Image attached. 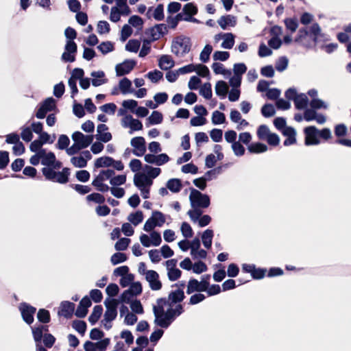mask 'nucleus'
Masks as SVG:
<instances>
[{
	"label": "nucleus",
	"mask_w": 351,
	"mask_h": 351,
	"mask_svg": "<svg viewBox=\"0 0 351 351\" xmlns=\"http://www.w3.org/2000/svg\"><path fill=\"white\" fill-rule=\"evenodd\" d=\"M175 65L173 58L169 55H162L158 60V66L165 71H167Z\"/></svg>",
	"instance_id": "obj_23"
},
{
	"label": "nucleus",
	"mask_w": 351,
	"mask_h": 351,
	"mask_svg": "<svg viewBox=\"0 0 351 351\" xmlns=\"http://www.w3.org/2000/svg\"><path fill=\"white\" fill-rule=\"evenodd\" d=\"M199 94L206 99L212 97V88L209 82L204 83L199 89Z\"/></svg>",
	"instance_id": "obj_41"
},
{
	"label": "nucleus",
	"mask_w": 351,
	"mask_h": 351,
	"mask_svg": "<svg viewBox=\"0 0 351 351\" xmlns=\"http://www.w3.org/2000/svg\"><path fill=\"white\" fill-rule=\"evenodd\" d=\"M126 182L125 175H119L117 176H112L110 180V184L113 186H120L124 184Z\"/></svg>",
	"instance_id": "obj_60"
},
{
	"label": "nucleus",
	"mask_w": 351,
	"mask_h": 351,
	"mask_svg": "<svg viewBox=\"0 0 351 351\" xmlns=\"http://www.w3.org/2000/svg\"><path fill=\"white\" fill-rule=\"evenodd\" d=\"M56 108V100L53 97H48L40 105L36 117L38 119H43L46 114Z\"/></svg>",
	"instance_id": "obj_9"
},
{
	"label": "nucleus",
	"mask_w": 351,
	"mask_h": 351,
	"mask_svg": "<svg viewBox=\"0 0 351 351\" xmlns=\"http://www.w3.org/2000/svg\"><path fill=\"white\" fill-rule=\"evenodd\" d=\"M136 64V62L131 59L125 60L123 62L117 64L115 66L117 76L120 77L130 73Z\"/></svg>",
	"instance_id": "obj_13"
},
{
	"label": "nucleus",
	"mask_w": 351,
	"mask_h": 351,
	"mask_svg": "<svg viewBox=\"0 0 351 351\" xmlns=\"http://www.w3.org/2000/svg\"><path fill=\"white\" fill-rule=\"evenodd\" d=\"M72 139L82 149L88 147L92 143L93 136L84 135L80 132H75L72 134Z\"/></svg>",
	"instance_id": "obj_12"
},
{
	"label": "nucleus",
	"mask_w": 351,
	"mask_h": 351,
	"mask_svg": "<svg viewBox=\"0 0 351 351\" xmlns=\"http://www.w3.org/2000/svg\"><path fill=\"white\" fill-rule=\"evenodd\" d=\"M261 113L263 116L268 118L273 117L276 113V110L272 104H267L262 107Z\"/></svg>",
	"instance_id": "obj_53"
},
{
	"label": "nucleus",
	"mask_w": 351,
	"mask_h": 351,
	"mask_svg": "<svg viewBox=\"0 0 351 351\" xmlns=\"http://www.w3.org/2000/svg\"><path fill=\"white\" fill-rule=\"evenodd\" d=\"M37 318L38 321L43 324H47L50 322L49 312L44 308L39 309L37 313Z\"/></svg>",
	"instance_id": "obj_46"
},
{
	"label": "nucleus",
	"mask_w": 351,
	"mask_h": 351,
	"mask_svg": "<svg viewBox=\"0 0 351 351\" xmlns=\"http://www.w3.org/2000/svg\"><path fill=\"white\" fill-rule=\"evenodd\" d=\"M62 165V164L60 161L56 160L55 163L51 167H43L42 173L45 180L62 184L67 183L70 176V169L64 167L61 171H56V169H60Z\"/></svg>",
	"instance_id": "obj_3"
},
{
	"label": "nucleus",
	"mask_w": 351,
	"mask_h": 351,
	"mask_svg": "<svg viewBox=\"0 0 351 351\" xmlns=\"http://www.w3.org/2000/svg\"><path fill=\"white\" fill-rule=\"evenodd\" d=\"M322 34V29L319 25L317 23H313L309 28L302 27L298 30V34L294 39V42L299 45L308 48L317 43L319 37Z\"/></svg>",
	"instance_id": "obj_2"
},
{
	"label": "nucleus",
	"mask_w": 351,
	"mask_h": 351,
	"mask_svg": "<svg viewBox=\"0 0 351 351\" xmlns=\"http://www.w3.org/2000/svg\"><path fill=\"white\" fill-rule=\"evenodd\" d=\"M145 279L148 282L152 291H158L162 288V282L159 279L158 274L154 270H148L146 272Z\"/></svg>",
	"instance_id": "obj_15"
},
{
	"label": "nucleus",
	"mask_w": 351,
	"mask_h": 351,
	"mask_svg": "<svg viewBox=\"0 0 351 351\" xmlns=\"http://www.w3.org/2000/svg\"><path fill=\"white\" fill-rule=\"evenodd\" d=\"M128 220L134 226L138 225L143 220V212L138 210L135 213L130 214L128 217Z\"/></svg>",
	"instance_id": "obj_38"
},
{
	"label": "nucleus",
	"mask_w": 351,
	"mask_h": 351,
	"mask_svg": "<svg viewBox=\"0 0 351 351\" xmlns=\"http://www.w3.org/2000/svg\"><path fill=\"white\" fill-rule=\"evenodd\" d=\"M285 25L288 30H290L291 33H293L298 27V21L297 19L288 18L285 19Z\"/></svg>",
	"instance_id": "obj_43"
},
{
	"label": "nucleus",
	"mask_w": 351,
	"mask_h": 351,
	"mask_svg": "<svg viewBox=\"0 0 351 351\" xmlns=\"http://www.w3.org/2000/svg\"><path fill=\"white\" fill-rule=\"evenodd\" d=\"M147 120L152 125L159 124L162 121V114L158 111H153Z\"/></svg>",
	"instance_id": "obj_50"
},
{
	"label": "nucleus",
	"mask_w": 351,
	"mask_h": 351,
	"mask_svg": "<svg viewBox=\"0 0 351 351\" xmlns=\"http://www.w3.org/2000/svg\"><path fill=\"white\" fill-rule=\"evenodd\" d=\"M271 133L266 125H261L256 132L257 136L260 140H265Z\"/></svg>",
	"instance_id": "obj_40"
},
{
	"label": "nucleus",
	"mask_w": 351,
	"mask_h": 351,
	"mask_svg": "<svg viewBox=\"0 0 351 351\" xmlns=\"http://www.w3.org/2000/svg\"><path fill=\"white\" fill-rule=\"evenodd\" d=\"M217 36H221L223 40L221 43V47L226 49H230L234 44V36L232 33H220L215 36V39L217 40Z\"/></svg>",
	"instance_id": "obj_20"
},
{
	"label": "nucleus",
	"mask_w": 351,
	"mask_h": 351,
	"mask_svg": "<svg viewBox=\"0 0 351 351\" xmlns=\"http://www.w3.org/2000/svg\"><path fill=\"white\" fill-rule=\"evenodd\" d=\"M226 121L225 114L218 110H215L213 112L212 115V123L214 125L222 124Z\"/></svg>",
	"instance_id": "obj_42"
},
{
	"label": "nucleus",
	"mask_w": 351,
	"mask_h": 351,
	"mask_svg": "<svg viewBox=\"0 0 351 351\" xmlns=\"http://www.w3.org/2000/svg\"><path fill=\"white\" fill-rule=\"evenodd\" d=\"M41 164L45 167H49L53 165L56 162V156L54 153L49 152L48 153L46 152L45 149H41Z\"/></svg>",
	"instance_id": "obj_24"
},
{
	"label": "nucleus",
	"mask_w": 351,
	"mask_h": 351,
	"mask_svg": "<svg viewBox=\"0 0 351 351\" xmlns=\"http://www.w3.org/2000/svg\"><path fill=\"white\" fill-rule=\"evenodd\" d=\"M145 169L147 171V176L149 178H150L151 180L158 177L160 175V172H161V170H160V168H158V167H153L149 166V165H145Z\"/></svg>",
	"instance_id": "obj_54"
},
{
	"label": "nucleus",
	"mask_w": 351,
	"mask_h": 351,
	"mask_svg": "<svg viewBox=\"0 0 351 351\" xmlns=\"http://www.w3.org/2000/svg\"><path fill=\"white\" fill-rule=\"evenodd\" d=\"M77 50V44L73 40H66L64 51L61 56V60L64 62H73Z\"/></svg>",
	"instance_id": "obj_7"
},
{
	"label": "nucleus",
	"mask_w": 351,
	"mask_h": 351,
	"mask_svg": "<svg viewBox=\"0 0 351 351\" xmlns=\"http://www.w3.org/2000/svg\"><path fill=\"white\" fill-rule=\"evenodd\" d=\"M129 25H132V27L137 28L138 29H141L143 21L141 17L137 15L132 16L128 20Z\"/></svg>",
	"instance_id": "obj_47"
},
{
	"label": "nucleus",
	"mask_w": 351,
	"mask_h": 351,
	"mask_svg": "<svg viewBox=\"0 0 351 351\" xmlns=\"http://www.w3.org/2000/svg\"><path fill=\"white\" fill-rule=\"evenodd\" d=\"M97 49L104 54H106L114 50L113 44L110 41L102 42L97 46Z\"/></svg>",
	"instance_id": "obj_52"
},
{
	"label": "nucleus",
	"mask_w": 351,
	"mask_h": 351,
	"mask_svg": "<svg viewBox=\"0 0 351 351\" xmlns=\"http://www.w3.org/2000/svg\"><path fill=\"white\" fill-rule=\"evenodd\" d=\"M73 328L80 334L84 335L86 330V324L84 321L75 320L73 322Z\"/></svg>",
	"instance_id": "obj_58"
},
{
	"label": "nucleus",
	"mask_w": 351,
	"mask_h": 351,
	"mask_svg": "<svg viewBox=\"0 0 351 351\" xmlns=\"http://www.w3.org/2000/svg\"><path fill=\"white\" fill-rule=\"evenodd\" d=\"M182 11L187 18H194L193 16L197 14L198 9L193 3H188L184 5Z\"/></svg>",
	"instance_id": "obj_35"
},
{
	"label": "nucleus",
	"mask_w": 351,
	"mask_h": 351,
	"mask_svg": "<svg viewBox=\"0 0 351 351\" xmlns=\"http://www.w3.org/2000/svg\"><path fill=\"white\" fill-rule=\"evenodd\" d=\"M152 218H154V221L157 226L160 227L165 223V215L160 211H154Z\"/></svg>",
	"instance_id": "obj_59"
},
{
	"label": "nucleus",
	"mask_w": 351,
	"mask_h": 351,
	"mask_svg": "<svg viewBox=\"0 0 351 351\" xmlns=\"http://www.w3.org/2000/svg\"><path fill=\"white\" fill-rule=\"evenodd\" d=\"M131 145L134 148L132 151L134 155L136 156H142L146 152L145 141L142 136H137L132 138L130 141Z\"/></svg>",
	"instance_id": "obj_16"
},
{
	"label": "nucleus",
	"mask_w": 351,
	"mask_h": 351,
	"mask_svg": "<svg viewBox=\"0 0 351 351\" xmlns=\"http://www.w3.org/2000/svg\"><path fill=\"white\" fill-rule=\"evenodd\" d=\"M32 335L36 345L42 344L43 332L37 326L32 327Z\"/></svg>",
	"instance_id": "obj_48"
},
{
	"label": "nucleus",
	"mask_w": 351,
	"mask_h": 351,
	"mask_svg": "<svg viewBox=\"0 0 351 351\" xmlns=\"http://www.w3.org/2000/svg\"><path fill=\"white\" fill-rule=\"evenodd\" d=\"M168 32L167 25L163 23L156 25L149 28L146 34L150 36L152 40H157L166 34Z\"/></svg>",
	"instance_id": "obj_14"
},
{
	"label": "nucleus",
	"mask_w": 351,
	"mask_h": 351,
	"mask_svg": "<svg viewBox=\"0 0 351 351\" xmlns=\"http://www.w3.org/2000/svg\"><path fill=\"white\" fill-rule=\"evenodd\" d=\"M103 313V307L101 305H97L93 308L92 313L88 317V321L91 325H95Z\"/></svg>",
	"instance_id": "obj_33"
},
{
	"label": "nucleus",
	"mask_w": 351,
	"mask_h": 351,
	"mask_svg": "<svg viewBox=\"0 0 351 351\" xmlns=\"http://www.w3.org/2000/svg\"><path fill=\"white\" fill-rule=\"evenodd\" d=\"M184 298V291L178 288L171 291L167 298H158L157 305L153 306L154 324L162 328H169L183 313V306L178 303L182 302Z\"/></svg>",
	"instance_id": "obj_1"
},
{
	"label": "nucleus",
	"mask_w": 351,
	"mask_h": 351,
	"mask_svg": "<svg viewBox=\"0 0 351 351\" xmlns=\"http://www.w3.org/2000/svg\"><path fill=\"white\" fill-rule=\"evenodd\" d=\"M119 301L117 299L106 298L104 304L106 310L105 311L102 322H111L117 315V307Z\"/></svg>",
	"instance_id": "obj_6"
},
{
	"label": "nucleus",
	"mask_w": 351,
	"mask_h": 351,
	"mask_svg": "<svg viewBox=\"0 0 351 351\" xmlns=\"http://www.w3.org/2000/svg\"><path fill=\"white\" fill-rule=\"evenodd\" d=\"M166 186L172 193H176L181 191L182 184L180 179L171 178L167 182Z\"/></svg>",
	"instance_id": "obj_28"
},
{
	"label": "nucleus",
	"mask_w": 351,
	"mask_h": 351,
	"mask_svg": "<svg viewBox=\"0 0 351 351\" xmlns=\"http://www.w3.org/2000/svg\"><path fill=\"white\" fill-rule=\"evenodd\" d=\"M19 309L21 312L23 321L30 325L34 322V315L36 313V308L27 303L23 302L20 304Z\"/></svg>",
	"instance_id": "obj_8"
},
{
	"label": "nucleus",
	"mask_w": 351,
	"mask_h": 351,
	"mask_svg": "<svg viewBox=\"0 0 351 351\" xmlns=\"http://www.w3.org/2000/svg\"><path fill=\"white\" fill-rule=\"evenodd\" d=\"M153 10L152 16L156 21H162L164 19V7L162 4H158L157 7L153 10V8L148 9L147 14Z\"/></svg>",
	"instance_id": "obj_36"
},
{
	"label": "nucleus",
	"mask_w": 351,
	"mask_h": 351,
	"mask_svg": "<svg viewBox=\"0 0 351 351\" xmlns=\"http://www.w3.org/2000/svg\"><path fill=\"white\" fill-rule=\"evenodd\" d=\"M191 40L186 36H178L176 38L171 45V52L178 57H183L191 50Z\"/></svg>",
	"instance_id": "obj_4"
},
{
	"label": "nucleus",
	"mask_w": 351,
	"mask_h": 351,
	"mask_svg": "<svg viewBox=\"0 0 351 351\" xmlns=\"http://www.w3.org/2000/svg\"><path fill=\"white\" fill-rule=\"evenodd\" d=\"M115 172L112 169H106L100 171L98 176L93 180L100 182H104L107 180H110L111 178L114 176Z\"/></svg>",
	"instance_id": "obj_39"
},
{
	"label": "nucleus",
	"mask_w": 351,
	"mask_h": 351,
	"mask_svg": "<svg viewBox=\"0 0 351 351\" xmlns=\"http://www.w3.org/2000/svg\"><path fill=\"white\" fill-rule=\"evenodd\" d=\"M90 75L93 77L92 84L95 87L105 84L107 81L104 79L105 73L102 71H93Z\"/></svg>",
	"instance_id": "obj_26"
},
{
	"label": "nucleus",
	"mask_w": 351,
	"mask_h": 351,
	"mask_svg": "<svg viewBox=\"0 0 351 351\" xmlns=\"http://www.w3.org/2000/svg\"><path fill=\"white\" fill-rule=\"evenodd\" d=\"M268 149L265 144L261 143H255L248 145L247 150L251 154H261L267 152Z\"/></svg>",
	"instance_id": "obj_29"
},
{
	"label": "nucleus",
	"mask_w": 351,
	"mask_h": 351,
	"mask_svg": "<svg viewBox=\"0 0 351 351\" xmlns=\"http://www.w3.org/2000/svg\"><path fill=\"white\" fill-rule=\"evenodd\" d=\"M144 160L147 163L161 166L169 161V157L166 154L158 155L148 154L145 155Z\"/></svg>",
	"instance_id": "obj_17"
},
{
	"label": "nucleus",
	"mask_w": 351,
	"mask_h": 351,
	"mask_svg": "<svg viewBox=\"0 0 351 351\" xmlns=\"http://www.w3.org/2000/svg\"><path fill=\"white\" fill-rule=\"evenodd\" d=\"M308 103V99L304 93L299 94L294 101L295 106L298 110L306 109Z\"/></svg>",
	"instance_id": "obj_32"
},
{
	"label": "nucleus",
	"mask_w": 351,
	"mask_h": 351,
	"mask_svg": "<svg viewBox=\"0 0 351 351\" xmlns=\"http://www.w3.org/2000/svg\"><path fill=\"white\" fill-rule=\"evenodd\" d=\"M132 34V29L130 25L125 24L123 26L121 31L120 40L122 42L125 41Z\"/></svg>",
	"instance_id": "obj_61"
},
{
	"label": "nucleus",
	"mask_w": 351,
	"mask_h": 351,
	"mask_svg": "<svg viewBox=\"0 0 351 351\" xmlns=\"http://www.w3.org/2000/svg\"><path fill=\"white\" fill-rule=\"evenodd\" d=\"M60 308L58 313L66 318H69L74 312L75 304L69 301H64L61 303Z\"/></svg>",
	"instance_id": "obj_21"
},
{
	"label": "nucleus",
	"mask_w": 351,
	"mask_h": 351,
	"mask_svg": "<svg viewBox=\"0 0 351 351\" xmlns=\"http://www.w3.org/2000/svg\"><path fill=\"white\" fill-rule=\"evenodd\" d=\"M182 234L185 238H191L193 234V230L187 222H183L180 228Z\"/></svg>",
	"instance_id": "obj_62"
},
{
	"label": "nucleus",
	"mask_w": 351,
	"mask_h": 351,
	"mask_svg": "<svg viewBox=\"0 0 351 351\" xmlns=\"http://www.w3.org/2000/svg\"><path fill=\"white\" fill-rule=\"evenodd\" d=\"M223 167H228V165L226 164L223 166L215 167L206 172L205 174L203 176V178H204L205 181H210L213 179L217 178V176L222 173Z\"/></svg>",
	"instance_id": "obj_27"
},
{
	"label": "nucleus",
	"mask_w": 351,
	"mask_h": 351,
	"mask_svg": "<svg viewBox=\"0 0 351 351\" xmlns=\"http://www.w3.org/2000/svg\"><path fill=\"white\" fill-rule=\"evenodd\" d=\"M214 236L213 230L207 229L202 234V240L204 246L206 249H210L212 245V241Z\"/></svg>",
	"instance_id": "obj_30"
},
{
	"label": "nucleus",
	"mask_w": 351,
	"mask_h": 351,
	"mask_svg": "<svg viewBox=\"0 0 351 351\" xmlns=\"http://www.w3.org/2000/svg\"><path fill=\"white\" fill-rule=\"evenodd\" d=\"M141 46L139 40L136 39L130 40L125 45V50L130 52L136 53Z\"/></svg>",
	"instance_id": "obj_44"
},
{
	"label": "nucleus",
	"mask_w": 351,
	"mask_h": 351,
	"mask_svg": "<svg viewBox=\"0 0 351 351\" xmlns=\"http://www.w3.org/2000/svg\"><path fill=\"white\" fill-rule=\"evenodd\" d=\"M147 77L153 82L157 83L160 80H161L163 77V73L158 71L154 70L153 71H150L147 74Z\"/></svg>",
	"instance_id": "obj_63"
},
{
	"label": "nucleus",
	"mask_w": 351,
	"mask_h": 351,
	"mask_svg": "<svg viewBox=\"0 0 351 351\" xmlns=\"http://www.w3.org/2000/svg\"><path fill=\"white\" fill-rule=\"evenodd\" d=\"M97 29L99 34H108L110 30V25L106 21H100L97 24Z\"/></svg>",
	"instance_id": "obj_64"
},
{
	"label": "nucleus",
	"mask_w": 351,
	"mask_h": 351,
	"mask_svg": "<svg viewBox=\"0 0 351 351\" xmlns=\"http://www.w3.org/2000/svg\"><path fill=\"white\" fill-rule=\"evenodd\" d=\"M121 125L125 128H129V133L132 134L134 131H138L143 129V124L138 119H135L132 115H125L121 120Z\"/></svg>",
	"instance_id": "obj_11"
},
{
	"label": "nucleus",
	"mask_w": 351,
	"mask_h": 351,
	"mask_svg": "<svg viewBox=\"0 0 351 351\" xmlns=\"http://www.w3.org/2000/svg\"><path fill=\"white\" fill-rule=\"evenodd\" d=\"M107 130L108 127L106 125L103 123L99 124L97 128V134L95 136L97 140L104 143L110 141L112 139V134L107 132Z\"/></svg>",
	"instance_id": "obj_19"
},
{
	"label": "nucleus",
	"mask_w": 351,
	"mask_h": 351,
	"mask_svg": "<svg viewBox=\"0 0 351 351\" xmlns=\"http://www.w3.org/2000/svg\"><path fill=\"white\" fill-rule=\"evenodd\" d=\"M131 86L132 82L127 77H123L119 81V88L123 95L132 92L131 90Z\"/></svg>",
	"instance_id": "obj_37"
},
{
	"label": "nucleus",
	"mask_w": 351,
	"mask_h": 351,
	"mask_svg": "<svg viewBox=\"0 0 351 351\" xmlns=\"http://www.w3.org/2000/svg\"><path fill=\"white\" fill-rule=\"evenodd\" d=\"M228 91V86L226 82L223 80L218 81L215 85V93L221 99L226 97Z\"/></svg>",
	"instance_id": "obj_31"
},
{
	"label": "nucleus",
	"mask_w": 351,
	"mask_h": 351,
	"mask_svg": "<svg viewBox=\"0 0 351 351\" xmlns=\"http://www.w3.org/2000/svg\"><path fill=\"white\" fill-rule=\"evenodd\" d=\"M114 162V160L109 156H104L97 158L95 162V167L96 168H101V167H108L112 166L113 162Z\"/></svg>",
	"instance_id": "obj_34"
},
{
	"label": "nucleus",
	"mask_w": 351,
	"mask_h": 351,
	"mask_svg": "<svg viewBox=\"0 0 351 351\" xmlns=\"http://www.w3.org/2000/svg\"><path fill=\"white\" fill-rule=\"evenodd\" d=\"M127 260V256L125 254L121 252L114 253L110 258L112 265H115L121 263H123Z\"/></svg>",
	"instance_id": "obj_57"
},
{
	"label": "nucleus",
	"mask_w": 351,
	"mask_h": 351,
	"mask_svg": "<svg viewBox=\"0 0 351 351\" xmlns=\"http://www.w3.org/2000/svg\"><path fill=\"white\" fill-rule=\"evenodd\" d=\"M70 143V140L69 137L65 134H61L59 136L58 143H57V147L59 149H66L69 145Z\"/></svg>",
	"instance_id": "obj_55"
},
{
	"label": "nucleus",
	"mask_w": 351,
	"mask_h": 351,
	"mask_svg": "<svg viewBox=\"0 0 351 351\" xmlns=\"http://www.w3.org/2000/svg\"><path fill=\"white\" fill-rule=\"evenodd\" d=\"M130 243V239L121 238L115 243L114 248L117 251H124L128 248Z\"/></svg>",
	"instance_id": "obj_56"
},
{
	"label": "nucleus",
	"mask_w": 351,
	"mask_h": 351,
	"mask_svg": "<svg viewBox=\"0 0 351 351\" xmlns=\"http://www.w3.org/2000/svg\"><path fill=\"white\" fill-rule=\"evenodd\" d=\"M204 291L203 287L200 285L199 282L195 279L191 278L189 280L187 286H186V293L191 294L194 292H203Z\"/></svg>",
	"instance_id": "obj_25"
},
{
	"label": "nucleus",
	"mask_w": 351,
	"mask_h": 351,
	"mask_svg": "<svg viewBox=\"0 0 351 351\" xmlns=\"http://www.w3.org/2000/svg\"><path fill=\"white\" fill-rule=\"evenodd\" d=\"M217 23L221 29H226L228 27H234L236 25L237 19L232 15L228 14L221 16Z\"/></svg>",
	"instance_id": "obj_22"
},
{
	"label": "nucleus",
	"mask_w": 351,
	"mask_h": 351,
	"mask_svg": "<svg viewBox=\"0 0 351 351\" xmlns=\"http://www.w3.org/2000/svg\"><path fill=\"white\" fill-rule=\"evenodd\" d=\"M213 47L210 45H206L200 53L199 59L202 62H207L209 60L210 55L212 53Z\"/></svg>",
	"instance_id": "obj_45"
},
{
	"label": "nucleus",
	"mask_w": 351,
	"mask_h": 351,
	"mask_svg": "<svg viewBox=\"0 0 351 351\" xmlns=\"http://www.w3.org/2000/svg\"><path fill=\"white\" fill-rule=\"evenodd\" d=\"M71 162L78 168H83L87 165V161L85 158L82 156H73L71 159Z\"/></svg>",
	"instance_id": "obj_51"
},
{
	"label": "nucleus",
	"mask_w": 351,
	"mask_h": 351,
	"mask_svg": "<svg viewBox=\"0 0 351 351\" xmlns=\"http://www.w3.org/2000/svg\"><path fill=\"white\" fill-rule=\"evenodd\" d=\"M289 60L286 56L280 57L276 63V69L279 72H282L288 66Z\"/></svg>",
	"instance_id": "obj_49"
},
{
	"label": "nucleus",
	"mask_w": 351,
	"mask_h": 351,
	"mask_svg": "<svg viewBox=\"0 0 351 351\" xmlns=\"http://www.w3.org/2000/svg\"><path fill=\"white\" fill-rule=\"evenodd\" d=\"M134 184L138 189L150 188L153 181L145 173H136L134 177Z\"/></svg>",
	"instance_id": "obj_18"
},
{
	"label": "nucleus",
	"mask_w": 351,
	"mask_h": 351,
	"mask_svg": "<svg viewBox=\"0 0 351 351\" xmlns=\"http://www.w3.org/2000/svg\"><path fill=\"white\" fill-rule=\"evenodd\" d=\"M189 200L193 208H206L210 204V197L195 189H191Z\"/></svg>",
	"instance_id": "obj_5"
},
{
	"label": "nucleus",
	"mask_w": 351,
	"mask_h": 351,
	"mask_svg": "<svg viewBox=\"0 0 351 351\" xmlns=\"http://www.w3.org/2000/svg\"><path fill=\"white\" fill-rule=\"evenodd\" d=\"M305 145H317L320 143L319 137V130L315 126H308L304 128Z\"/></svg>",
	"instance_id": "obj_10"
}]
</instances>
